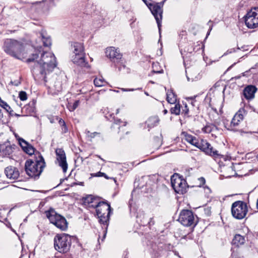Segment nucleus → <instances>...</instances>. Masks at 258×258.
<instances>
[{"mask_svg": "<svg viewBox=\"0 0 258 258\" xmlns=\"http://www.w3.org/2000/svg\"><path fill=\"white\" fill-rule=\"evenodd\" d=\"M170 111L172 114L179 115L180 112V106L179 103H175L174 106L171 107Z\"/></svg>", "mask_w": 258, "mask_h": 258, "instance_id": "c756f323", "label": "nucleus"}, {"mask_svg": "<svg viewBox=\"0 0 258 258\" xmlns=\"http://www.w3.org/2000/svg\"><path fill=\"white\" fill-rule=\"evenodd\" d=\"M114 123L116 124H120L121 123H123V122L120 119H114ZM126 124V122H123V126H125Z\"/></svg>", "mask_w": 258, "mask_h": 258, "instance_id": "58836bf2", "label": "nucleus"}, {"mask_svg": "<svg viewBox=\"0 0 258 258\" xmlns=\"http://www.w3.org/2000/svg\"><path fill=\"white\" fill-rule=\"evenodd\" d=\"M122 91L124 92H127V91H134L135 90H136V89H125V88H121V89ZM140 88L137 89V90H139Z\"/></svg>", "mask_w": 258, "mask_h": 258, "instance_id": "79ce46f5", "label": "nucleus"}, {"mask_svg": "<svg viewBox=\"0 0 258 258\" xmlns=\"http://www.w3.org/2000/svg\"><path fill=\"white\" fill-rule=\"evenodd\" d=\"M164 2L165 0L159 3H156L155 4H150L149 6L152 14L156 19L160 33L162 19V7Z\"/></svg>", "mask_w": 258, "mask_h": 258, "instance_id": "9d476101", "label": "nucleus"}, {"mask_svg": "<svg viewBox=\"0 0 258 258\" xmlns=\"http://www.w3.org/2000/svg\"><path fill=\"white\" fill-rule=\"evenodd\" d=\"M11 115H15L16 116H19L20 115L17 114V113H13V112H12V114H10Z\"/></svg>", "mask_w": 258, "mask_h": 258, "instance_id": "a18cd8bd", "label": "nucleus"}, {"mask_svg": "<svg viewBox=\"0 0 258 258\" xmlns=\"http://www.w3.org/2000/svg\"><path fill=\"white\" fill-rule=\"evenodd\" d=\"M10 225H11V224H9V225H7L9 227H10Z\"/></svg>", "mask_w": 258, "mask_h": 258, "instance_id": "680f3d73", "label": "nucleus"}, {"mask_svg": "<svg viewBox=\"0 0 258 258\" xmlns=\"http://www.w3.org/2000/svg\"><path fill=\"white\" fill-rule=\"evenodd\" d=\"M55 153L59 166L62 168L63 172H66L68 164L64 151L62 149L58 148L55 150Z\"/></svg>", "mask_w": 258, "mask_h": 258, "instance_id": "2eb2a0df", "label": "nucleus"}, {"mask_svg": "<svg viewBox=\"0 0 258 258\" xmlns=\"http://www.w3.org/2000/svg\"><path fill=\"white\" fill-rule=\"evenodd\" d=\"M99 157L101 159V160H103V159H102V158H101L100 156H99Z\"/></svg>", "mask_w": 258, "mask_h": 258, "instance_id": "e2e57ef3", "label": "nucleus"}, {"mask_svg": "<svg viewBox=\"0 0 258 258\" xmlns=\"http://www.w3.org/2000/svg\"><path fill=\"white\" fill-rule=\"evenodd\" d=\"M39 52L35 50L26 60L28 63H33L31 65V71L34 76H40L45 83L47 82L46 75L51 72L56 67V62L54 55L50 52H44L39 56Z\"/></svg>", "mask_w": 258, "mask_h": 258, "instance_id": "f257e3e1", "label": "nucleus"}, {"mask_svg": "<svg viewBox=\"0 0 258 258\" xmlns=\"http://www.w3.org/2000/svg\"><path fill=\"white\" fill-rule=\"evenodd\" d=\"M5 122L4 115L2 109L0 108V123H4Z\"/></svg>", "mask_w": 258, "mask_h": 258, "instance_id": "4c0bfd02", "label": "nucleus"}, {"mask_svg": "<svg viewBox=\"0 0 258 258\" xmlns=\"http://www.w3.org/2000/svg\"><path fill=\"white\" fill-rule=\"evenodd\" d=\"M103 177H104L106 179H112L114 181L115 183H116V180L115 178L113 177H109L105 173L104 175H103Z\"/></svg>", "mask_w": 258, "mask_h": 258, "instance_id": "c03bdc74", "label": "nucleus"}, {"mask_svg": "<svg viewBox=\"0 0 258 258\" xmlns=\"http://www.w3.org/2000/svg\"><path fill=\"white\" fill-rule=\"evenodd\" d=\"M14 135H15V137H16V138L17 140H18V138H20V137H19V136H18L17 134H16V133H14Z\"/></svg>", "mask_w": 258, "mask_h": 258, "instance_id": "09e8293b", "label": "nucleus"}, {"mask_svg": "<svg viewBox=\"0 0 258 258\" xmlns=\"http://www.w3.org/2000/svg\"><path fill=\"white\" fill-rule=\"evenodd\" d=\"M19 98L21 100L25 101L27 99V95L25 92L21 91L19 93Z\"/></svg>", "mask_w": 258, "mask_h": 258, "instance_id": "f704fd0d", "label": "nucleus"}, {"mask_svg": "<svg viewBox=\"0 0 258 258\" xmlns=\"http://www.w3.org/2000/svg\"><path fill=\"white\" fill-rule=\"evenodd\" d=\"M174 176L171 178V185L174 191L179 194H183L186 191V181L185 180L181 179L180 177H177L174 179Z\"/></svg>", "mask_w": 258, "mask_h": 258, "instance_id": "f8f14e48", "label": "nucleus"}, {"mask_svg": "<svg viewBox=\"0 0 258 258\" xmlns=\"http://www.w3.org/2000/svg\"><path fill=\"white\" fill-rule=\"evenodd\" d=\"M15 145H11L9 142L0 144V152L4 156H10L16 148Z\"/></svg>", "mask_w": 258, "mask_h": 258, "instance_id": "f3484780", "label": "nucleus"}, {"mask_svg": "<svg viewBox=\"0 0 258 258\" xmlns=\"http://www.w3.org/2000/svg\"><path fill=\"white\" fill-rule=\"evenodd\" d=\"M246 26L249 29L258 27V7L251 8L244 17Z\"/></svg>", "mask_w": 258, "mask_h": 258, "instance_id": "1a4fd4ad", "label": "nucleus"}, {"mask_svg": "<svg viewBox=\"0 0 258 258\" xmlns=\"http://www.w3.org/2000/svg\"><path fill=\"white\" fill-rule=\"evenodd\" d=\"M73 46L74 48L73 55H79L80 53L84 52V47L82 43L75 42Z\"/></svg>", "mask_w": 258, "mask_h": 258, "instance_id": "393cba45", "label": "nucleus"}, {"mask_svg": "<svg viewBox=\"0 0 258 258\" xmlns=\"http://www.w3.org/2000/svg\"><path fill=\"white\" fill-rule=\"evenodd\" d=\"M178 220L184 226H190L195 224L193 213L188 210H183L180 212Z\"/></svg>", "mask_w": 258, "mask_h": 258, "instance_id": "9b49d317", "label": "nucleus"}, {"mask_svg": "<svg viewBox=\"0 0 258 258\" xmlns=\"http://www.w3.org/2000/svg\"><path fill=\"white\" fill-rule=\"evenodd\" d=\"M18 141L20 146L26 153L30 155H31L34 153L35 149L27 142L21 138H18Z\"/></svg>", "mask_w": 258, "mask_h": 258, "instance_id": "a211bd4d", "label": "nucleus"}, {"mask_svg": "<svg viewBox=\"0 0 258 258\" xmlns=\"http://www.w3.org/2000/svg\"><path fill=\"white\" fill-rule=\"evenodd\" d=\"M105 175L104 173L99 171V172L94 174V175L93 176H96V177H102L103 175Z\"/></svg>", "mask_w": 258, "mask_h": 258, "instance_id": "a19ab883", "label": "nucleus"}, {"mask_svg": "<svg viewBox=\"0 0 258 258\" xmlns=\"http://www.w3.org/2000/svg\"><path fill=\"white\" fill-rule=\"evenodd\" d=\"M184 104V107L182 108V113H184L185 115H187L188 113L189 110L187 107V105L186 103L183 104Z\"/></svg>", "mask_w": 258, "mask_h": 258, "instance_id": "e433bc0d", "label": "nucleus"}, {"mask_svg": "<svg viewBox=\"0 0 258 258\" xmlns=\"http://www.w3.org/2000/svg\"><path fill=\"white\" fill-rule=\"evenodd\" d=\"M96 209L97 215L99 222L103 225H108L111 212L110 205L105 202H99L95 205H91Z\"/></svg>", "mask_w": 258, "mask_h": 258, "instance_id": "423d86ee", "label": "nucleus"}, {"mask_svg": "<svg viewBox=\"0 0 258 258\" xmlns=\"http://www.w3.org/2000/svg\"><path fill=\"white\" fill-rule=\"evenodd\" d=\"M45 166V163L43 157L38 153V157L35 160H27L25 164L26 173L30 177H39Z\"/></svg>", "mask_w": 258, "mask_h": 258, "instance_id": "7ed1b4c3", "label": "nucleus"}, {"mask_svg": "<svg viewBox=\"0 0 258 258\" xmlns=\"http://www.w3.org/2000/svg\"><path fill=\"white\" fill-rule=\"evenodd\" d=\"M235 51H236V49L235 48H231V49H228V50H227V51L224 53L223 55H227L228 54L231 53L235 52Z\"/></svg>", "mask_w": 258, "mask_h": 258, "instance_id": "ea45409f", "label": "nucleus"}, {"mask_svg": "<svg viewBox=\"0 0 258 258\" xmlns=\"http://www.w3.org/2000/svg\"><path fill=\"white\" fill-rule=\"evenodd\" d=\"M64 179H60V183H62Z\"/></svg>", "mask_w": 258, "mask_h": 258, "instance_id": "13d9d810", "label": "nucleus"}, {"mask_svg": "<svg viewBox=\"0 0 258 258\" xmlns=\"http://www.w3.org/2000/svg\"><path fill=\"white\" fill-rule=\"evenodd\" d=\"M184 137L185 140L187 142L202 150L206 154L212 156L215 158L220 159L223 157L222 155L219 153L217 150L214 149L207 141L202 140L201 142L199 143L195 137L188 134H185Z\"/></svg>", "mask_w": 258, "mask_h": 258, "instance_id": "f03ea898", "label": "nucleus"}, {"mask_svg": "<svg viewBox=\"0 0 258 258\" xmlns=\"http://www.w3.org/2000/svg\"><path fill=\"white\" fill-rule=\"evenodd\" d=\"M40 36L44 46L48 47L51 45V41L49 36H46L44 32H41Z\"/></svg>", "mask_w": 258, "mask_h": 258, "instance_id": "bb28decb", "label": "nucleus"}, {"mask_svg": "<svg viewBox=\"0 0 258 258\" xmlns=\"http://www.w3.org/2000/svg\"><path fill=\"white\" fill-rule=\"evenodd\" d=\"M105 53L106 56L109 57L111 61L115 63L119 62L122 57V54L119 52L118 49L114 47L107 48Z\"/></svg>", "mask_w": 258, "mask_h": 258, "instance_id": "ddd939ff", "label": "nucleus"}, {"mask_svg": "<svg viewBox=\"0 0 258 258\" xmlns=\"http://www.w3.org/2000/svg\"><path fill=\"white\" fill-rule=\"evenodd\" d=\"M79 103H80L79 100H76L73 103V104L72 105L69 104V106H68V108L70 111H73L77 108V107L78 106Z\"/></svg>", "mask_w": 258, "mask_h": 258, "instance_id": "72a5a7b5", "label": "nucleus"}, {"mask_svg": "<svg viewBox=\"0 0 258 258\" xmlns=\"http://www.w3.org/2000/svg\"><path fill=\"white\" fill-rule=\"evenodd\" d=\"M105 236H106V233H104V235H103V239H104V238H105Z\"/></svg>", "mask_w": 258, "mask_h": 258, "instance_id": "5fc2aeb1", "label": "nucleus"}, {"mask_svg": "<svg viewBox=\"0 0 258 258\" xmlns=\"http://www.w3.org/2000/svg\"><path fill=\"white\" fill-rule=\"evenodd\" d=\"M158 67H159L158 63H157V62L153 63V66H152V68H153L152 73H157V74L163 73V70L162 69L158 70L157 69V68Z\"/></svg>", "mask_w": 258, "mask_h": 258, "instance_id": "473e14b6", "label": "nucleus"}, {"mask_svg": "<svg viewBox=\"0 0 258 258\" xmlns=\"http://www.w3.org/2000/svg\"><path fill=\"white\" fill-rule=\"evenodd\" d=\"M4 51L9 55L18 59H21L24 46L22 42L17 40L8 39L5 40L4 45Z\"/></svg>", "mask_w": 258, "mask_h": 258, "instance_id": "39448f33", "label": "nucleus"}, {"mask_svg": "<svg viewBox=\"0 0 258 258\" xmlns=\"http://www.w3.org/2000/svg\"><path fill=\"white\" fill-rule=\"evenodd\" d=\"M5 173L7 177L11 179H16L19 176L18 169L13 166H9L5 169Z\"/></svg>", "mask_w": 258, "mask_h": 258, "instance_id": "aec40b11", "label": "nucleus"}, {"mask_svg": "<svg viewBox=\"0 0 258 258\" xmlns=\"http://www.w3.org/2000/svg\"><path fill=\"white\" fill-rule=\"evenodd\" d=\"M49 87L54 89L55 92H60L62 90V83L60 78L52 79L49 83Z\"/></svg>", "mask_w": 258, "mask_h": 258, "instance_id": "412c9836", "label": "nucleus"}, {"mask_svg": "<svg viewBox=\"0 0 258 258\" xmlns=\"http://www.w3.org/2000/svg\"><path fill=\"white\" fill-rule=\"evenodd\" d=\"M106 82L102 77L96 78L94 80V84L96 87H102L106 84Z\"/></svg>", "mask_w": 258, "mask_h": 258, "instance_id": "cd10ccee", "label": "nucleus"}, {"mask_svg": "<svg viewBox=\"0 0 258 258\" xmlns=\"http://www.w3.org/2000/svg\"><path fill=\"white\" fill-rule=\"evenodd\" d=\"M72 60L73 63L81 67L89 68V64L85 59V53L83 52L79 55H73Z\"/></svg>", "mask_w": 258, "mask_h": 258, "instance_id": "dca6fc26", "label": "nucleus"}, {"mask_svg": "<svg viewBox=\"0 0 258 258\" xmlns=\"http://www.w3.org/2000/svg\"><path fill=\"white\" fill-rule=\"evenodd\" d=\"M166 99L168 103L175 104L176 102V96L172 90H168L166 93Z\"/></svg>", "mask_w": 258, "mask_h": 258, "instance_id": "b1692460", "label": "nucleus"}, {"mask_svg": "<svg viewBox=\"0 0 258 258\" xmlns=\"http://www.w3.org/2000/svg\"><path fill=\"white\" fill-rule=\"evenodd\" d=\"M211 30H212V27H210V29H209V31L207 32V35H209V34H210V31H211Z\"/></svg>", "mask_w": 258, "mask_h": 258, "instance_id": "de8ad7c7", "label": "nucleus"}, {"mask_svg": "<svg viewBox=\"0 0 258 258\" xmlns=\"http://www.w3.org/2000/svg\"><path fill=\"white\" fill-rule=\"evenodd\" d=\"M159 122V119L157 116H152L146 121V124L148 127L151 128L157 125Z\"/></svg>", "mask_w": 258, "mask_h": 258, "instance_id": "a878e982", "label": "nucleus"}, {"mask_svg": "<svg viewBox=\"0 0 258 258\" xmlns=\"http://www.w3.org/2000/svg\"><path fill=\"white\" fill-rule=\"evenodd\" d=\"M46 216L51 223L61 230H66L68 228V223L64 217L57 214L53 209L45 212Z\"/></svg>", "mask_w": 258, "mask_h": 258, "instance_id": "0eeeda50", "label": "nucleus"}, {"mask_svg": "<svg viewBox=\"0 0 258 258\" xmlns=\"http://www.w3.org/2000/svg\"><path fill=\"white\" fill-rule=\"evenodd\" d=\"M167 112H168V111H167V109H164L163 110V113H164V114H166L167 113Z\"/></svg>", "mask_w": 258, "mask_h": 258, "instance_id": "8fccbe9b", "label": "nucleus"}, {"mask_svg": "<svg viewBox=\"0 0 258 258\" xmlns=\"http://www.w3.org/2000/svg\"><path fill=\"white\" fill-rule=\"evenodd\" d=\"M10 228L11 229V230H13L14 231V230L11 227H10Z\"/></svg>", "mask_w": 258, "mask_h": 258, "instance_id": "0e129e2a", "label": "nucleus"}, {"mask_svg": "<svg viewBox=\"0 0 258 258\" xmlns=\"http://www.w3.org/2000/svg\"><path fill=\"white\" fill-rule=\"evenodd\" d=\"M199 180L200 181V185H203L205 183V179L204 177H201L199 178Z\"/></svg>", "mask_w": 258, "mask_h": 258, "instance_id": "37998d69", "label": "nucleus"}, {"mask_svg": "<svg viewBox=\"0 0 258 258\" xmlns=\"http://www.w3.org/2000/svg\"><path fill=\"white\" fill-rule=\"evenodd\" d=\"M256 90L257 89L254 86L248 85L243 89V95L247 100L253 99Z\"/></svg>", "mask_w": 258, "mask_h": 258, "instance_id": "6ab92c4d", "label": "nucleus"}, {"mask_svg": "<svg viewBox=\"0 0 258 258\" xmlns=\"http://www.w3.org/2000/svg\"><path fill=\"white\" fill-rule=\"evenodd\" d=\"M85 201H87V202H88V203H92V201H90H90H89V198H87L85 200Z\"/></svg>", "mask_w": 258, "mask_h": 258, "instance_id": "49530a36", "label": "nucleus"}, {"mask_svg": "<svg viewBox=\"0 0 258 258\" xmlns=\"http://www.w3.org/2000/svg\"><path fill=\"white\" fill-rule=\"evenodd\" d=\"M10 225H11V224H9V225H7L9 227H10Z\"/></svg>", "mask_w": 258, "mask_h": 258, "instance_id": "052dcab7", "label": "nucleus"}, {"mask_svg": "<svg viewBox=\"0 0 258 258\" xmlns=\"http://www.w3.org/2000/svg\"><path fill=\"white\" fill-rule=\"evenodd\" d=\"M256 208L258 209V199H257V202H256Z\"/></svg>", "mask_w": 258, "mask_h": 258, "instance_id": "603ef678", "label": "nucleus"}, {"mask_svg": "<svg viewBox=\"0 0 258 258\" xmlns=\"http://www.w3.org/2000/svg\"><path fill=\"white\" fill-rule=\"evenodd\" d=\"M202 131L207 134L212 133L213 135V133H216L218 131V128L213 124H207L202 128Z\"/></svg>", "mask_w": 258, "mask_h": 258, "instance_id": "5701e85b", "label": "nucleus"}, {"mask_svg": "<svg viewBox=\"0 0 258 258\" xmlns=\"http://www.w3.org/2000/svg\"><path fill=\"white\" fill-rule=\"evenodd\" d=\"M247 73V72H244V73H242V75H243V76H246V73Z\"/></svg>", "mask_w": 258, "mask_h": 258, "instance_id": "3c124183", "label": "nucleus"}, {"mask_svg": "<svg viewBox=\"0 0 258 258\" xmlns=\"http://www.w3.org/2000/svg\"><path fill=\"white\" fill-rule=\"evenodd\" d=\"M72 239L73 237L68 234H56L53 240L55 249L62 253L68 252L71 248Z\"/></svg>", "mask_w": 258, "mask_h": 258, "instance_id": "20e7f679", "label": "nucleus"}, {"mask_svg": "<svg viewBox=\"0 0 258 258\" xmlns=\"http://www.w3.org/2000/svg\"><path fill=\"white\" fill-rule=\"evenodd\" d=\"M243 115L240 113V111H238L233 116L229 124L225 123V126L228 130L236 131L237 130V127L243 120Z\"/></svg>", "mask_w": 258, "mask_h": 258, "instance_id": "4468645a", "label": "nucleus"}, {"mask_svg": "<svg viewBox=\"0 0 258 258\" xmlns=\"http://www.w3.org/2000/svg\"><path fill=\"white\" fill-rule=\"evenodd\" d=\"M245 240L244 236L240 234H236L232 241L233 245H235L236 246L242 245L245 243Z\"/></svg>", "mask_w": 258, "mask_h": 258, "instance_id": "4be33fe9", "label": "nucleus"}, {"mask_svg": "<svg viewBox=\"0 0 258 258\" xmlns=\"http://www.w3.org/2000/svg\"><path fill=\"white\" fill-rule=\"evenodd\" d=\"M83 182H80L79 184V185H83Z\"/></svg>", "mask_w": 258, "mask_h": 258, "instance_id": "4d7b16f0", "label": "nucleus"}, {"mask_svg": "<svg viewBox=\"0 0 258 258\" xmlns=\"http://www.w3.org/2000/svg\"><path fill=\"white\" fill-rule=\"evenodd\" d=\"M119 113V109H117L116 110V114H117V113Z\"/></svg>", "mask_w": 258, "mask_h": 258, "instance_id": "864d4df0", "label": "nucleus"}, {"mask_svg": "<svg viewBox=\"0 0 258 258\" xmlns=\"http://www.w3.org/2000/svg\"><path fill=\"white\" fill-rule=\"evenodd\" d=\"M153 218H150L149 219H147V217H145L144 214H143V218L141 220V224L143 225H146L147 224L149 225H152L154 224V221H152Z\"/></svg>", "mask_w": 258, "mask_h": 258, "instance_id": "2f4dec72", "label": "nucleus"}, {"mask_svg": "<svg viewBox=\"0 0 258 258\" xmlns=\"http://www.w3.org/2000/svg\"><path fill=\"white\" fill-rule=\"evenodd\" d=\"M247 207L244 202L238 201L232 205L231 213L233 217L237 219H243L247 213Z\"/></svg>", "mask_w": 258, "mask_h": 258, "instance_id": "6e6552de", "label": "nucleus"}, {"mask_svg": "<svg viewBox=\"0 0 258 258\" xmlns=\"http://www.w3.org/2000/svg\"><path fill=\"white\" fill-rule=\"evenodd\" d=\"M86 134L87 136L91 139L94 138L97 135L99 134L97 132L91 133L89 131H86Z\"/></svg>", "mask_w": 258, "mask_h": 258, "instance_id": "c9c22d12", "label": "nucleus"}, {"mask_svg": "<svg viewBox=\"0 0 258 258\" xmlns=\"http://www.w3.org/2000/svg\"><path fill=\"white\" fill-rule=\"evenodd\" d=\"M145 94L146 95H147V96H148V95H149L148 93L147 92H145Z\"/></svg>", "mask_w": 258, "mask_h": 258, "instance_id": "6e6d98bb", "label": "nucleus"}, {"mask_svg": "<svg viewBox=\"0 0 258 258\" xmlns=\"http://www.w3.org/2000/svg\"><path fill=\"white\" fill-rule=\"evenodd\" d=\"M256 159H257V161H258V155H257V156H256Z\"/></svg>", "mask_w": 258, "mask_h": 258, "instance_id": "bf43d9fd", "label": "nucleus"}, {"mask_svg": "<svg viewBox=\"0 0 258 258\" xmlns=\"http://www.w3.org/2000/svg\"><path fill=\"white\" fill-rule=\"evenodd\" d=\"M58 123L61 127V133L63 134L67 133L68 132V128L64 121L62 119L60 118L58 120Z\"/></svg>", "mask_w": 258, "mask_h": 258, "instance_id": "7c9ffc66", "label": "nucleus"}, {"mask_svg": "<svg viewBox=\"0 0 258 258\" xmlns=\"http://www.w3.org/2000/svg\"><path fill=\"white\" fill-rule=\"evenodd\" d=\"M0 106L6 110L7 112H9L10 114H12L13 110L11 107L0 97Z\"/></svg>", "mask_w": 258, "mask_h": 258, "instance_id": "c85d7f7f", "label": "nucleus"}]
</instances>
